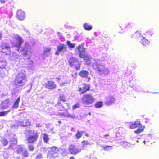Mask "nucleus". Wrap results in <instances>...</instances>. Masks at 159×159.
I'll return each instance as SVG.
<instances>
[{
	"label": "nucleus",
	"mask_w": 159,
	"mask_h": 159,
	"mask_svg": "<svg viewBox=\"0 0 159 159\" xmlns=\"http://www.w3.org/2000/svg\"><path fill=\"white\" fill-rule=\"evenodd\" d=\"M115 100V99L113 96L109 95L107 97L105 104L109 106L112 104Z\"/></svg>",
	"instance_id": "14"
},
{
	"label": "nucleus",
	"mask_w": 159,
	"mask_h": 159,
	"mask_svg": "<svg viewBox=\"0 0 159 159\" xmlns=\"http://www.w3.org/2000/svg\"><path fill=\"white\" fill-rule=\"evenodd\" d=\"M1 143L3 146H5L7 144L8 142L6 139H4L1 140Z\"/></svg>",
	"instance_id": "43"
},
{
	"label": "nucleus",
	"mask_w": 159,
	"mask_h": 159,
	"mask_svg": "<svg viewBox=\"0 0 159 159\" xmlns=\"http://www.w3.org/2000/svg\"><path fill=\"white\" fill-rule=\"evenodd\" d=\"M146 138H148V139H150L149 137H147V136H146Z\"/></svg>",
	"instance_id": "62"
},
{
	"label": "nucleus",
	"mask_w": 159,
	"mask_h": 159,
	"mask_svg": "<svg viewBox=\"0 0 159 159\" xmlns=\"http://www.w3.org/2000/svg\"><path fill=\"white\" fill-rule=\"evenodd\" d=\"M38 138V135L37 133L33 135H29L27 139V141L29 143H33L36 141Z\"/></svg>",
	"instance_id": "12"
},
{
	"label": "nucleus",
	"mask_w": 159,
	"mask_h": 159,
	"mask_svg": "<svg viewBox=\"0 0 159 159\" xmlns=\"http://www.w3.org/2000/svg\"><path fill=\"white\" fill-rule=\"evenodd\" d=\"M27 78L25 72L21 70L16 75L14 80L15 85L18 88L24 85L27 81Z\"/></svg>",
	"instance_id": "3"
},
{
	"label": "nucleus",
	"mask_w": 159,
	"mask_h": 159,
	"mask_svg": "<svg viewBox=\"0 0 159 159\" xmlns=\"http://www.w3.org/2000/svg\"><path fill=\"white\" fill-rule=\"evenodd\" d=\"M90 85L88 84H83L82 87L79 89V91L81 93H84L90 90Z\"/></svg>",
	"instance_id": "11"
},
{
	"label": "nucleus",
	"mask_w": 159,
	"mask_h": 159,
	"mask_svg": "<svg viewBox=\"0 0 159 159\" xmlns=\"http://www.w3.org/2000/svg\"><path fill=\"white\" fill-rule=\"evenodd\" d=\"M67 44L69 47L71 48H74L75 46V43H71V42L69 41H67Z\"/></svg>",
	"instance_id": "36"
},
{
	"label": "nucleus",
	"mask_w": 159,
	"mask_h": 159,
	"mask_svg": "<svg viewBox=\"0 0 159 159\" xmlns=\"http://www.w3.org/2000/svg\"><path fill=\"white\" fill-rule=\"evenodd\" d=\"M10 141L12 144H16L17 142V139L14 137L10 139Z\"/></svg>",
	"instance_id": "41"
},
{
	"label": "nucleus",
	"mask_w": 159,
	"mask_h": 159,
	"mask_svg": "<svg viewBox=\"0 0 159 159\" xmlns=\"http://www.w3.org/2000/svg\"><path fill=\"white\" fill-rule=\"evenodd\" d=\"M0 1L1 3H4L5 2V0H0Z\"/></svg>",
	"instance_id": "54"
},
{
	"label": "nucleus",
	"mask_w": 159,
	"mask_h": 159,
	"mask_svg": "<svg viewBox=\"0 0 159 159\" xmlns=\"http://www.w3.org/2000/svg\"><path fill=\"white\" fill-rule=\"evenodd\" d=\"M68 63L71 67L74 68L77 70H80L81 64L78 61V59L75 58L71 57L70 58Z\"/></svg>",
	"instance_id": "5"
},
{
	"label": "nucleus",
	"mask_w": 159,
	"mask_h": 159,
	"mask_svg": "<svg viewBox=\"0 0 159 159\" xmlns=\"http://www.w3.org/2000/svg\"><path fill=\"white\" fill-rule=\"evenodd\" d=\"M34 147L33 145L29 144L28 145V149L30 151H33L34 149Z\"/></svg>",
	"instance_id": "44"
},
{
	"label": "nucleus",
	"mask_w": 159,
	"mask_h": 159,
	"mask_svg": "<svg viewBox=\"0 0 159 159\" xmlns=\"http://www.w3.org/2000/svg\"><path fill=\"white\" fill-rule=\"evenodd\" d=\"M84 61L85 63L88 65H89L91 64V59H92L91 57L88 54H85L84 57H83Z\"/></svg>",
	"instance_id": "15"
},
{
	"label": "nucleus",
	"mask_w": 159,
	"mask_h": 159,
	"mask_svg": "<svg viewBox=\"0 0 159 159\" xmlns=\"http://www.w3.org/2000/svg\"><path fill=\"white\" fill-rule=\"evenodd\" d=\"M24 122V120L23 119H20L18 121V124L21 126H22V125H23Z\"/></svg>",
	"instance_id": "42"
},
{
	"label": "nucleus",
	"mask_w": 159,
	"mask_h": 159,
	"mask_svg": "<svg viewBox=\"0 0 159 159\" xmlns=\"http://www.w3.org/2000/svg\"><path fill=\"white\" fill-rule=\"evenodd\" d=\"M78 36H75V39L76 40V39H77V38Z\"/></svg>",
	"instance_id": "61"
},
{
	"label": "nucleus",
	"mask_w": 159,
	"mask_h": 159,
	"mask_svg": "<svg viewBox=\"0 0 159 159\" xmlns=\"http://www.w3.org/2000/svg\"><path fill=\"white\" fill-rule=\"evenodd\" d=\"M82 143L84 145H88L89 143L87 141L84 140L82 142Z\"/></svg>",
	"instance_id": "48"
},
{
	"label": "nucleus",
	"mask_w": 159,
	"mask_h": 159,
	"mask_svg": "<svg viewBox=\"0 0 159 159\" xmlns=\"http://www.w3.org/2000/svg\"><path fill=\"white\" fill-rule=\"evenodd\" d=\"M101 146L103 148V149L105 151H108L111 150L112 149V146H104L103 145H101Z\"/></svg>",
	"instance_id": "24"
},
{
	"label": "nucleus",
	"mask_w": 159,
	"mask_h": 159,
	"mask_svg": "<svg viewBox=\"0 0 159 159\" xmlns=\"http://www.w3.org/2000/svg\"><path fill=\"white\" fill-rule=\"evenodd\" d=\"M20 100V97H19L15 101L13 105L12 106V107L14 108H17L18 107L19 104Z\"/></svg>",
	"instance_id": "23"
},
{
	"label": "nucleus",
	"mask_w": 159,
	"mask_h": 159,
	"mask_svg": "<svg viewBox=\"0 0 159 159\" xmlns=\"http://www.w3.org/2000/svg\"><path fill=\"white\" fill-rule=\"evenodd\" d=\"M12 45V48L19 52H20L24 56L27 55L28 59L30 58L32 52L29 45L25 43V45L21 47L23 43L24 40L21 37L18 35H15L13 38V39L10 41Z\"/></svg>",
	"instance_id": "1"
},
{
	"label": "nucleus",
	"mask_w": 159,
	"mask_h": 159,
	"mask_svg": "<svg viewBox=\"0 0 159 159\" xmlns=\"http://www.w3.org/2000/svg\"><path fill=\"white\" fill-rule=\"evenodd\" d=\"M138 129L134 131V132L136 134H139L140 133L143 131V129L142 128V125H141V127H138Z\"/></svg>",
	"instance_id": "40"
},
{
	"label": "nucleus",
	"mask_w": 159,
	"mask_h": 159,
	"mask_svg": "<svg viewBox=\"0 0 159 159\" xmlns=\"http://www.w3.org/2000/svg\"><path fill=\"white\" fill-rule=\"evenodd\" d=\"M26 148L23 145H20L17 147V152L18 154H21Z\"/></svg>",
	"instance_id": "21"
},
{
	"label": "nucleus",
	"mask_w": 159,
	"mask_h": 159,
	"mask_svg": "<svg viewBox=\"0 0 159 159\" xmlns=\"http://www.w3.org/2000/svg\"><path fill=\"white\" fill-rule=\"evenodd\" d=\"M11 104L9 103V101L8 100H6L4 101L2 103L1 105V107L2 109H6L9 107Z\"/></svg>",
	"instance_id": "18"
},
{
	"label": "nucleus",
	"mask_w": 159,
	"mask_h": 159,
	"mask_svg": "<svg viewBox=\"0 0 159 159\" xmlns=\"http://www.w3.org/2000/svg\"><path fill=\"white\" fill-rule=\"evenodd\" d=\"M62 101L63 102H65L66 101V98L65 96L61 94L59 96V101Z\"/></svg>",
	"instance_id": "37"
},
{
	"label": "nucleus",
	"mask_w": 159,
	"mask_h": 159,
	"mask_svg": "<svg viewBox=\"0 0 159 159\" xmlns=\"http://www.w3.org/2000/svg\"><path fill=\"white\" fill-rule=\"evenodd\" d=\"M141 127V125L139 121H136L134 124H131L130 126V127L131 129H134L136 127Z\"/></svg>",
	"instance_id": "19"
},
{
	"label": "nucleus",
	"mask_w": 159,
	"mask_h": 159,
	"mask_svg": "<svg viewBox=\"0 0 159 159\" xmlns=\"http://www.w3.org/2000/svg\"><path fill=\"white\" fill-rule=\"evenodd\" d=\"M51 50V48H46L44 50L43 52V54L45 55V53L47 52H48V53H49L50 51Z\"/></svg>",
	"instance_id": "45"
},
{
	"label": "nucleus",
	"mask_w": 159,
	"mask_h": 159,
	"mask_svg": "<svg viewBox=\"0 0 159 159\" xmlns=\"http://www.w3.org/2000/svg\"><path fill=\"white\" fill-rule=\"evenodd\" d=\"M79 75L82 78H87L89 75V72L86 70H82L79 73Z\"/></svg>",
	"instance_id": "20"
},
{
	"label": "nucleus",
	"mask_w": 159,
	"mask_h": 159,
	"mask_svg": "<svg viewBox=\"0 0 159 159\" xmlns=\"http://www.w3.org/2000/svg\"><path fill=\"white\" fill-rule=\"evenodd\" d=\"M17 17L21 20H23L25 18V13L20 9L17 11Z\"/></svg>",
	"instance_id": "13"
},
{
	"label": "nucleus",
	"mask_w": 159,
	"mask_h": 159,
	"mask_svg": "<svg viewBox=\"0 0 159 159\" xmlns=\"http://www.w3.org/2000/svg\"><path fill=\"white\" fill-rule=\"evenodd\" d=\"M41 126V124L39 123H37L36 124V127L38 128H39Z\"/></svg>",
	"instance_id": "50"
},
{
	"label": "nucleus",
	"mask_w": 159,
	"mask_h": 159,
	"mask_svg": "<svg viewBox=\"0 0 159 159\" xmlns=\"http://www.w3.org/2000/svg\"><path fill=\"white\" fill-rule=\"evenodd\" d=\"M25 131H26L25 132L24 134L26 135L29 134V135H33L35 133L34 131L30 130L29 128H26Z\"/></svg>",
	"instance_id": "29"
},
{
	"label": "nucleus",
	"mask_w": 159,
	"mask_h": 159,
	"mask_svg": "<svg viewBox=\"0 0 159 159\" xmlns=\"http://www.w3.org/2000/svg\"><path fill=\"white\" fill-rule=\"evenodd\" d=\"M10 110H8L6 111H3L0 112V117L6 116L10 112Z\"/></svg>",
	"instance_id": "30"
},
{
	"label": "nucleus",
	"mask_w": 159,
	"mask_h": 159,
	"mask_svg": "<svg viewBox=\"0 0 159 159\" xmlns=\"http://www.w3.org/2000/svg\"><path fill=\"white\" fill-rule=\"evenodd\" d=\"M76 51H78L80 55V57L81 58H83L85 54V48L83 45H79L76 48Z\"/></svg>",
	"instance_id": "10"
},
{
	"label": "nucleus",
	"mask_w": 159,
	"mask_h": 159,
	"mask_svg": "<svg viewBox=\"0 0 159 159\" xmlns=\"http://www.w3.org/2000/svg\"><path fill=\"white\" fill-rule=\"evenodd\" d=\"M43 139L44 142L46 143H47L49 141V139L47 134L45 133L43 134Z\"/></svg>",
	"instance_id": "35"
},
{
	"label": "nucleus",
	"mask_w": 159,
	"mask_h": 159,
	"mask_svg": "<svg viewBox=\"0 0 159 159\" xmlns=\"http://www.w3.org/2000/svg\"><path fill=\"white\" fill-rule=\"evenodd\" d=\"M2 36V33H0V40H1Z\"/></svg>",
	"instance_id": "56"
},
{
	"label": "nucleus",
	"mask_w": 159,
	"mask_h": 159,
	"mask_svg": "<svg viewBox=\"0 0 159 159\" xmlns=\"http://www.w3.org/2000/svg\"><path fill=\"white\" fill-rule=\"evenodd\" d=\"M57 105L59 107H58V109L60 111H62L63 110L64 108L63 106L61 105L60 102H58Z\"/></svg>",
	"instance_id": "39"
},
{
	"label": "nucleus",
	"mask_w": 159,
	"mask_h": 159,
	"mask_svg": "<svg viewBox=\"0 0 159 159\" xmlns=\"http://www.w3.org/2000/svg\"><path fill=\"white\" fill-rule=\"evenodd\" d=\"M95 102V99L91 94L84 95L81 99V102L84 105H89Z\"/></svg>",
	"instance_id": "4"
},
{
	"label": "nucleus",
	"mask_w": 159,
	"mask_h": 159,
	"mask_svg": "<svg viewBox=\"0 0 159 159\" xmlns=\"http://www.w3.org/2000/svg\"><path fill=\"white\" fill-rule=\"evenodd\" d=\"M49 53H48V52H47L45 53V55H44L43 54V56H44V57H47L48 55H49Z\"/></svg>",
	"instance_id": "53"
},
{
	"label": "nucleus",
	"mask_w": 159,
	"mask_h": 159,
	"mask_svg": "<svg viewBox=\"0 0 159 159\" xmlns=\"http://www.w3.org/2000/svg\"><path fill=\"white\" fill-rule=\"evenodd\" d=\"M141 41H140L142 44L144 45H148L149 43V41H148L145 38L143 37V38L141 39Z\"/></svg>",
	"instance_id": "25"
},
{
	"label": "nucleus",
	"mask_w": 159,
	"mask_h": 159,
	"mask_svg": "<svg viewBox=\"0 0 159 159\" xmlns=\"http://www.w3.org/2000/svg\"><path fill=\"white\" fill-rule=\"evenodd\" d=\"M24 120V122L23 123V125H22V127H26L30 125L31 122L29 121V120Z\"/></svg>",
	"instance_id": "33"
},
{
	"label": "nucleus",
	"mask_w": 159,
	"mask_h": 159,
	"mask_svg": "<svg viewBox=\"0 0 159 159\" xmlns=\"http://www.w3.org/2000/svg\"><path fill=\"white\" fill-rule=\"evenodd\" d=\"M85 135L86 136H88V135H89V134L87 133H86L85 134Z\"/></svg>",
	"instance_id": "60"
},
{
	"label": "nucleus",
	"mask_w": 159,
	"mask_h": 159,
	"mask_svg": "<svg viewBox=\"0 0 159 159\" xmlns=\"http://www.w3.org/2000/svg\"><path fill=\"white\" fill-rule=\"evenodd\" d=\"M66 51V46L63 44L60 43L57 46V50L55 53V54L57 55H58L60 52H64Z\"/></svg>",
	"instance_id": "6"
},
{
	"label": "nucleus",
	"mask_w": 159,
	"mask_h": 159,
	"mask_svg": "<svg viewBox=\"0 0 159 159\" xmlns=\"http://www.w3.org/2000/svg\"><path fill=\"white\" fill-rule=\"evenodd\" d=\"M48 148L51 150V151L50 152L49 154L50 156L49 157L53 158H55L57 157L58 156L57 152L59 151V148L57 147L54 146L52 148Z\"/></svg>",
	"instance_id": "7"
},
{
	"label": "nucleus",
	"mask_w": 159,
	"mask_h": 159,
	"mask_svg": "<svg viewBox=\"0 0 159 159\" xmlns=\"http://www.w3.org/2000/svg\"><path fill=\"white\" fill-rule=\"evenodd\" d=\"M146 141L145 140L143 141V143H144V144H145Z\"/></svg>",
	"instance_id": "63"
},
{
	"label": "nucleus",
	"mask_w": 159,
	"mask_h": 159,
	"mask_svg": "<svg viewBox=\"0 0 159 159\" xmlns=\"http://www.w3.org/2000/svg\"><path fill=\"white\" fill-rule=\"evenodd\" d=\"M91 66L99 75L106 76L110 73L109 69L105 65L100 63L99 60L98 59H94V61L91 63Z\"/></svg>",
	"instance_id": "2"
},
{
	"label": "nucleus",
	"mask_w": 159,
	"mask_h": 159,
	"mask_svg": "<svg viewBox=\"0 0 159 159\" xmlns=\"http://www.w3.org/2000/svg\"><path fill=\"white\" fill-rule=\"evenodd\" d=\"M83 27L84 28L87 30H90L92 28L91 25L87 23H85L84 24Z\"/></svg>",
	"instance_id": "28"
},
{
	"label": "nucleus",
	"mask_w": 159,
	"mask_h": 159,
	"mask_svg": "<svg viewBox=\"0 0 159 159\" xmlns=\"http://www.w3.org/2000/svg\"><path fill=\"white\" fill-rule=\"evenodd\" d=\"M86 146L84 145H82L81 146V148L83 150H85L86 149Z\"/></svg>",
	"instance_id": "49"
},
{
	"label": "nucleus",
	"mask_w": 159,
	"mask_h": 159,
	"mask_svg": "<svg viewBox=\"0 0 159 159\" xmlns=\"http://www.w3.org/2000/svg\"><path fill=\"white\" fill-rule=\"evenodd\" d=\"M58 123H59V124H60V123H61V121H58Z\"/></svg>",
	"instance_id": "64"
},
{
	"label": "nucleus",
	"mask_w": 159,
	"mask_h": 159,
	"mask_svg": "<svg viewBox=\"0 0 159 159\" xmlns=\"http://www.w3.org/2000/svg\"><path fill=\"white\" fill-rule=\"evenodd\" d=\"M42 158L43 156L41 153L37 155L35 157V159H42Z\"/></svg>",
	"instance_id": "46"
},
{
	"label": "nucleus",
	"mask_w": 159,
	"mask_h": 159,
	"mask_svg": "<svg viewBox=\"0 0 159 159\" xmlns=\"http://www.w3.org/2000/svg\"><path fill=\"white\" fill-rule=\"evenodd\" d=\"M74 157L73 156H72L69 159H74Z\"/></svg>",
	"instance_id": "58"
},
{
	"label": "nucleus",
	"mask_w": 159,
	"mask_h": 159,
	"mask_svg": "<svg viewBox=\"0 0 159 159\" xmlns=\"http://www.w3.org/2000/svg\"><path fill=\"white\" fill-rule=\"evenodd\" d=\"M103 136H104V137H105L106 139H108L107 138V137H109V135L108 134H107L106 135H104Z\"/></svg>",
	"instance_id": "51"
},
{
	"label": "nucleus",
	"mask_w": 159,
	"mask_h": 159,
	"mask_svg": "<svg viewBox=\"0 0 159 159\" xmlns=\"http://www.w3.org/2000/svg\"><path fill=\"white\" fill-rule=\"evenodd\" d=\"M59 115H61H61H64V114H63V113H59Z\"/></svg>",
	"instance_id": "59"
},
{
	"label": "nucleus",
	"mask_w": 159,
	"mask_h": 159,
	"mask_svg": "<svg viewBox=\"0 0 159 159\" xmlns=\"http://www.w3.org/2000/svg\"><path fill=\"white\" fill-rule=\"evenodd\" d=\"M7 65L6 60L2 57H0V68H5Z\"/></svg>",
	"instance_id": "17"
},
{
	"label": "nucleus",
	"mask_w": 159,
	"mask_h": 159,
	"mask_svg": "<svg viewBox=\"0 0 159 159\" xmlns=\"http://www.w3.org/2000/svg\"><path fill=\"white\" fill-rule=\"evenodd\" d=\"M79 106V104H76L73 106L72 108L73 110H75L76 108H78Z\"/></svg>",
	"instance_id": "47"
},
{
	"label": "nucleus",
	"mask_w": 159,
	"mask_h": 159,
	"mask_svg": "<svg viewBox=\"0 0 159 159\" xmlns=\"http://www.w3.org/2000/svg\"><path fill=\"white\" fill-rule=\"evenodd\" d=\"M46 127L47 129V130L49 131H52L53 130V127L51 124H46Z\"/></svg>",
	"instance_id": "32"
},
{
	"label": "nucleus",
	"mask_w": 159,
	"mask_h": 159,
	"mask_svg": "<svg viewBox=\"0 0 159 159\" xmlns=\"http://www.w3.org/2000/svg\"><path fill=\"white\" fill-rule=\"evenodd\" d=\"M44 85L46 88L50 90H52L56 87V85L55 82L52 80L48 81Z\"/></svg>",
	"instance_id": "9"
},
{
	"label": "nucleus",
	"mask_w": 159,
	"mask_h": 159,
	"mask_svg": "<svg viewBox=\"0 0 159 159\" xmlns=\"http://www.w3.org/2000/svg\"><path fill=\"white\" fill-rule=\"evenodd\" d=\"M65 84H66V83H65V82H62V83H60V84L61 85H64Z\"/></svg>",
	"instance_id": "57"
},
{
	"label": "nucleus",
	"mask_w": 159,
	"mask_h": 159,
	"mask_svg": "<svg viewBox=\"0 0 159 159\" xmlns=\"http://www.w3.org/2000/svg\"><path fill=\"white\" fill-rule=\"evenodd\" d=\"M151 134H149L148 135H147V137H149L150 138H151Z\"/></svg>",
	"instance_id": "55"
},
{
	"label": "nucleus",
	"mask_w": 159,
	"mask_h": 159,
	"mask_svg": "<svg viewBox=\"0 0 159 159\" xmlns=\"http://www.w3.org/2000/svg\"><path fill=\"white\" fill-rule=\"evenodd\" d=\"M134 23L132 22H130L127 25H124V26H120V28L122 30H123L124 29H125L127 26L128 27H130L131 28H132V27L134 25Z\"/></svg>",
	"instance_id": "26"
},
{
	"label": "nucleus",
	"mask_w": 159,
	"mask_h": 159,
	"mask_svg": "<svg viewBox=\"0 0 159 159\" xmlns=\"http://www.w3.org/2000/svg\"><path fill=\"white\" fill-rule=\"evenodd\" d=\"M122 143L123 146L125 148H127L130 145L129 143L125 141H123Z\"/></svg>",
	"instance_id": "38"
},
{
	"label": "nucleus",
	"mask_w": 159,
	"mask_h": 159,
	"mask_svg": "<svg viewBox=\"0 0 159 159\" xmlns=\"http://www.w3.org/2000/svg\"><path fill=\"white\" fill-rule=\"evenodd\" d=\"M21 154L24 158H27L29 156V154L26 149Z\"/></svg>",
	"instance_id": "31"
},
{
	"label": "nucleus",
	"mask_w": 159,
	"mask_h": 159,
	"mask_svg": "<svg viewBox=\"0 0 159 159\" xmlns=\"http://www.w3.org/2000/svg\"><path fill=\"white\" fill-rule=\"evenodd\" d=\"M102 106L103 102L101 101L98 102L95 104V107L97 108H100Z\"/></svg>",
	"instance_id": "34"
},
{
	"label": "nucleus",
	"mask_w": 159,
	"mask_h": 159,
	"mask_svg": "<svg viewBox=\"0 0 159 159\" xmlns=\"http://www.w3.org/2000/svg\"><path fill=\"white\" fill-rule=\"evenodd\" d=\"M69 151L71 154L76 155L80 152L81 149L78 148L74 145H71L69 147Z\"/></svg>",
	"instance_id": "8"
},
{
	"label": "nucleus",
	"mask_w": 159,
	"mask_h": 159,
	"mask_svg": "<svg viewBox=\"0 0 159 159\" xmlns=\"http://www.w3.org/2000/svg\"><path fill=\"white\" fill-rule=\"evenodd\" d=\"M84 131H80L77 130V132L75 134V136L77 139L80 138L83 135Z\"/></svg>",
	"instance_id": "27"
},
{
	"label": "nucleus",
	"mask_w": 159,
	"mask_h": 159,
	"mask_svg": "<svg viewBox=\"0 0 159 159\" xmlns=\"http://www.w3.org/2000/svg\"><path fill=\"white\" fill-rule=\"evenodd\" d=\"M67 116H68V117H71V118H74L75 117L74 116H72L70 114H69Z\"/></svg>",
	"instance_id": "52"
},
{
	"label": "nucleus",
	"mask_w": 159,
	"mask_h": 159,
	"mask_svg": "<svg viewBox=\"0 0 159 159\" xmlns=\"http://www.w3.org/2000/svg\"><path fill=\"white\" fill-rule=\"evenodd\" d=\"M2 49V50L1 51V52L7 54V53L9 52L10 49V47L7 44H4L2 45L1 46Z\"/></svg>",
	"instance_id": "16"
},
{
	"label": "nucleus",
	"mask_w": 159,
	"mask_h": 159,
	"mask_svg": "<svg viewBox=\"0 0 159 159\" xmlns=\"http://www.w3.org/2000/svg\"><path fill=\"white\" fill-rule=\"evenodd\" d=\"M134 36H135L139 40H141L143 37L141 35V33L139 31H137L134 35H132L131 37H133Z\"/></svg>",
	"instance_id": "22"
}]
</instances>
